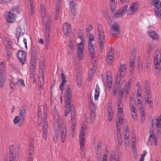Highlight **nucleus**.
Returning <instances> with one entry per match:
<instances>
[{
  "instance_id": "79ce46f5",
  "label": "nucleus",
  "mask_w": 161,
  "mask_h": 161,
  "mask_svg": "<svg viewBox=\"0 0 161 161\" xmlns=\"http://www.w3.org/2000/svg\"><path fill=\"white\" fill-rule=\"evenodd\" d=\"M119 86V85H118V84H114V90L113 91V94L114 96H115L116 95V93H117L118 90Z\"/></svg>"
},
{
  "instance_id": "e2e57ef3",
  "label": "nucleus",
  "mask_w": 161,
  "mask_h": 161,
  "mask_svg": "<svg viewBox=\"0 0 161 161\" xmlns=\"http://www.w3.org/2000/svg\"><path fill=\"white\" fill-rule=\"evenodd\" d=\"M146 103L147 104H149L150 108H152L153 107V101L148 100H147L145 101Z\"/></svg>"
},
{
  "instance_id": "473e14b6",
  "label": "nucleus",
  "mask_w": 161,
  "mask_h": 161,
  "mask_svg": "<svg viewBox=\"0 0 161 161\" xmlns=\"http://www.w3.org/2000/svg\"><path fill=\"white\" fill-rule=\"evenodd\" d=\"M19 111L20 113L19 114V116L20 117H23L24 115L26 113L25 109L23 107H22L20 108Z\"/></svg>"
},
{
  "instance_id": "b1692460",
  "label": "nucleus",
  "mask_w": 161,
  "mask_h": 161,
  "mask_svg": "<svg viewBox=\"0 0 161 161\" xmlns=\"http://www.w3.org/2000/svg\"><path fill=\"white\" fill-rule=\"evenodd\" d=\"M30 6V10L31 14H34V7L33 5V0H28Z\"/></svg>"
},
{
  "instance_id": "37998d69",
  "label": "nucleus",
  "mask_w": 161,
  "mask_h": 161,
  "mask_svg": "<svg viewBox=\"0 0 161 161\" xmlns=\"http://www.w3.org/2000/svg\"><path fill=\"white\" fill-rule=\"evenodd\" d=\"M88 49L89 50V52L90 54V56L91 58L92 59L94 57V48H89V49Z\"/></svg>"
},
{
  "instance_id": "de8ad7c7",
  "label": "nucleus",
  "mask_w": 161,
  "mask_h": 161,
  "mask_svg": "<svg viewBox=\"0 0 161 161\" xmlns=\"http://www.w3.org/2000/svg\"><path fill=\"white\" fill-rule=\"evenodd\" d=\"M129 129L128 128H126L125 130V136L126 139H128L129 138Z\"/></svg>"
},
{
  "instance_id": "a878e982",
  "label": "nucleus",
  "mask_w": 161,
  "mask_h": 161,
  "mask_svg": "<svg viewBox=\"0 0 161 161\" xmlns=\"http://www.w3.org/2000/svg\"><path fill=\"white\" fill-rule=\"evenodd\" d=\"M114 56L112 55H108L107 58V63L108 64L110 65L114 61Z\"/></svg>"
},
{
  "instance_id": "2f4dec72",
  "label": "nucleus",
  "mask_w": 161,
  "mask_h": 161,
  "mask_svg": "<svg viewBox=\"0 0 161 161\" xmlns=\"http://www.w3.org/2000/svg\"><path fill=\"white\" fill-rule=\"evenodd\" d=\"M156 8L154 9V12L155 14L161 19V10L159 9L160 8Z\"/></svg>"
},
{
  "instance_id": "338daca9",
  "label": "nucleus",
  "mask_w": 161,
  "mask_h": 161,
  "mask_svg": "<svg viewBox=\"0 0 161 161\" xmlns=\"http://www.w3.org/2000/svg\"><path fill=\"white\" fill-rule=\"evenodd\" d=\"M132 116L133 118L136 121L137 119L136 112L132 113Z\"/></svg>"
},
{
  "instance_id": "6ab92c4d",
  "label": "nucleus",
  "mask_w": 161,
  "mask_h": 161,
  "mask_svg": "<svg viewBox=\"0 0 161 161\" xmlns=\"http://www.w3.org/2000/svg\"><path fill=\"white\" fill-rule=\"evenodd\" d=\"M14 122L15 124H19V126H20L24 122L23 117H20L19 116H16L14 119Z\"/></svg>"
},
{
  "instance_id": "a211bd4d",
  "label": "nucleus",
  "mask_w": 161,
  "mask_h": 161,
  "mask_svg": "<svg viewBox=\"0 0 161 161\" xmlns=\"http://www.w3.org/2000/svg\"><path fill=\"white\" fill-rule=\"evenodd\" d=\"M24 33V32L23 31H22L21 28L19 26H18L16 28L15 33V36L17 38L18 42L19 41V37L23 36Z\"/></svg>"
},
{
  "instance_id": "5701e85b",
  "label": "nucleus",
  "mask_w": 161,
  "mask_h": 161,
  "mask_svg": "<svg viewBox=\"0 0 161 161\" xmlns=\"http://www.w3.org/2000/svg\"><path fill=\"white\" fill-rule=\"evenodd\" d=\"M14 85L17 86L18 87L19 86H21L22 87L25 86V84L24 83V80L21 79L18 80L17 81L14 83Z\"/></svg>"
},
{
  "instance_id": "13d9d810",
  "label": "nucleus",
  "mask_w": 161,
  "mask_h": 161,
  "mask_svg": "<svg viewBox=\"0 0 161 161\" xmlns=\"http://www.w3.org/2000/svg\"><path fill=\"white\" fill-rule=\"evenodd\" d=\"M51 23V17L50 16H48L47 18V21L45 25H50Z\"/></svg>"
},
{
  "instance_id": "3c124183",
  "label": "nucleus",
  "mask_w": 161,
  "mask_h": 161,
  "mask_svg": "<svg viewBox=\"0 0 161 161\" xmlns=\"http://www.w3.org/2000/svg\"><path fill=\"white\" fill-rule=\"evenodd\" d=\"M89 104L90 108L92 110L95 109V106L93 104V102L92 100L90 102Z\"/></svg>"
},
{
  "instance_id": "2eb2a0df",
  "label": "nucleus",
  "mask_w": 161,
  "mask_h": 161,
  "mask_svg": "<svg viewBox=\"0 0 161 161\" xmlns=\"http://www.w3.org/2000/svg\"><path fill=\"white\" fill-rule=\"evenodd\" d=\"M161 62V60L160 59H158L157 61H155V65L156 66L155 74L156 76H158L160 74V71L159 69L161 68V65L160 66Z\"/></svg>"
},
{
  "instance_id": "72a5a7b5",
  "label": "nucleus",
  "mask_w": 161,
  "mask_h": 161,
  "mask_svg": "<svg viewBox=\"0 0 161 161\" xmlns=\"http://www.w3.org/2000/svg\"><path fill=\"white\" fill-rule=\"evenodd\" d=\"M11 9V11L12 13H13L14 14L16 13L19 14V7L18 6L12 7Z\"/></svg>"
},
{
  "instance_id": "8fccbe9b",
  "label": "nucleus",
  "mask_w": 161,
  "mask_h": 161,
  "mask_svg": "<svg viewBox=\"0 0 161 161\" xmlns=\"http://www.w3.org/2000/svg\"><path fill=\"white\" fill-rule=\"evenodd\" d=\"M99 90L97 89H95V99L96 100L98 98V97H99Z\"/></svg>"
},
{
  "instance_id": "0eeeda50",
  "label": "nucleus",
  "mask_w": 161,
  "mask_h": 161,
  "mask_svg": "<svg viewBox=\"0 0 161 161\" xmlns=\"http://www.w3.org/2000/svg\"><path fill=\"white\" fill-rule=\"evenodd\" d=\"M139 4L137 2H134L130 4L128 10V14L129 15L134 14L138 10Z\"/></svg>"
},
{
  "instance_id": "c9c22d12",
  "label": "nucleus",
  "mask_w": 161,
  "mask_h": 161,
  "mask_svg": "<svg viewBox=\"0 0 161 161\" xmlns=\"http://www.w3.org/2000/svg\"><path fill=\"white\" fill-rule=\"evenodd\" d=\"M55 134L53 136V140L55 143L57 142L58 138L59 131H57V130H55Z\"/></svg>"
},
{
  "instance_id": "09e8293b",
  "label": "nucleus",
  "mask_w": 161,
  "mask_h": 161,
  "mask_svg": "<svg viewBox=\"0 0 161 161\" xmlns=\"http://www.w3.org/2000/svg\"><path fill=\"white\" fill-rule=\"evenodd\" d=\"M89 37V41H88V43L89 42H93L92 41H93L94 40V38L92 35H90V36H88Z\"/></svg>"
},
{
  "instance_id": "052dcab7",
  "label": "nucleus",
  "mask_w": 161,
  "mask_h": 161,
  "mask_svg": "<svg viewBox=\"0 0 161 161\" xmlns=\"http://www.w3.org/2000/svg\"><path fill=\"white\" fill-rule=\"evenodd\" d=\"M135 60V59L130 58V67H131L132 69V67H133L134 64Z\"/></svg>"
},
{
  "instance_id": "603ef678",
  "label": "nucleus",
  "mask_w": 161,
  "mask_h": 161,
  "mask_svg": "<svg viewBox=\"0 0 161 161\" xmlns=\"http://www.w3.org/2000/svg\"><path fill=\"white\" fill-rule=\"evenodd\" d=\"M117 135L118 137V139H120L121 137V135L120 133V127H119V128L117 129Z\"/></svg>"
},
{
  "instance_id": "39448f33",
  "label": "nucleus",
  "mask_w": 161,
  "mask_h": 161,
  "mask_svg": "<svg viewBox=\"0 0 161 161\" xmlns=\"http://www.w3.org/2000/svg\"><path fill=\"white\" fill-rule=\"evenodd\" d=\"M46 108V107H45L43 110V114H44V122L43 125L42 127L43 130V136L45 140H46L47 137V127L48 124L47 120V117L46 115L47 114Z\"/></svg>"
},
{
  "instance_id": "ea45409f",
  "label": "nucleus",
  "mask_w": 161,
  "mask_h": 161,
  "mask_svg": "<svg viewBox=\"0 0 161 161\" xmlns=\"http://www.w3.org/2000/svg\"><path fill=\"white\" fill-rule=\"evenodd\" d=\"M66 82V79L65 80H62V81L61 83L60 84L59 86V88L60 89V91L61 92H63V90L64 89V88H63Z\"/></svg>"
},
{
  "instance_id": "9d476101",
  "label": "nucleus",
  "mask_w": 161,
  "mask_h": 161,
  "mask_svg": "<svg viewBox=\"0 0 161 161\" xmlns=\"http://www.w3.org/2000/svg\"><path fill=\"white\" fill-rule=\"evenodd\" d=\"M63 31L65 36L68 37L69 36L70 34L71 30L70 26L68 23H66L64 24Z\"/></svg>"
},
{
  "instance_id": "bb28decb",
  "label": "nucleus",
  "mask_w": 161,
  "mask_h": 161,
  "mask_svg": "<svg viewBox=\"0 0 161 161\" xmlns=\"http://www.w3.org/2000/svg\"><path fill=\"white\" fill-rule=\"evenodd\" d=\"M95 69L90 68L89 71L88 77L89 79V81L90 80L92 77L94 73L95 72Z\"/></svg>"
},
{
  "instance_id": "f8f14e48",
  "label": "nucleus",
  "mask_w": 161,
  "mask_h": 161,
  "mask_svg": "<svg viewBox=\"0 0 161 161\" xmlns=\"http://www.w3.org/2000/svg\"><path fill=\"white\" fill-rule=\"evenodd\" d=\"M84 42H80V43H78L77 45L78 48H77L78 53L79 54V59H82L83 56V48L84 47Z\"/></svg>"
},
{
  "instance_id": "20e7f679",
  "label": "nucleus",
  "mask_w": 161,
  "mask_h": 161,
  "mask_svg": "<svg viewBox=\"0 0 161 161\" xmlns=\"http://www.w3.org/2000/svg\"><path fill=\"white\" fill-rule=\"evenodd\" d=\"M97 30L98 33V40L99 42V46L101 52H102L105 43V37L104 31L102 25L99 24L97 27Z\"/></svg>"
},
{
  "instance_id": "e433bc0d",
  "label": "nucleus",
  "mask_w": 161,
  "mask_h": 161,
  "mask_svg": "<svg viewBox=\"0 0 161 161\" xmlns=\"http://www.w3.org/2000/svg\"><path fill=\"white\" fill-rule=\"evenodd\" d=\"M151 59L149 57H148L146 59V66L147 69H148L150 66Z\"/></svg>"
},
{
  "instance_id": "69168bd1",
  "label": "nucleus",
  "mask_w": 161,
  "mask_h": 161,
  "mask_svg": "<svg viewBox=\"0 0 161 161\" xmlns=\"http://www.w3.org/2000/svg\"><path fill=\"white\" fill-rule=\"evenodd\" d=\"M11 0H0V2L1 4H5L9 3Z\"/></svg>"
},
{
  "instance_id": "dca6fc26",
  "label": "nucleus",
  "mask_w": 161,
  "mask_h": 161,
  "mask_svg": "<svg viewBox=\"0 0 161 161\" xmlns=\"http://www.w3.org/2000/svg\"><path fill=\"white\" fill-rule=\"evenodd\" d=\"M50 32L51 29H48L45 30V42L46 46L48 45L50 42Z\"/></svg>"
},
{
  "instance_id": "393cba45",
  "label": "nucleus",
  "mask_w": 161,
  "mask_h": 161,
  "mask_svg": "<svg viewBox=\"0 0 161 161\" xmlns=\"http://www.w3.org/2000/svg\"><path fill=\"white\" fill-rule=\"evenodd\" d=\"M69 4L71 10L73 12V14L74 15H75L76 14V13L75 12L76 10L75 8V4L74 2L71 1L69 2Z\"/></svg>"
},
{
  "instance_id": "f03ea898",
  "label": "nucleus",
  "mask_w": 161,
  "mask_h": 161,
  "mask_svg": "<svg viewBox=\"0 0 161 161\" xmlns=\"http://www.w3.org/2000/svg\"><path fill=\"white\" fill-rule=\"evenodd\" d=\"M59 117L58 115L54 114V119L55 122L54 124V125L55 126H59V130L60 133V139L61 141L63 143H64L66 138L67 133L66 129L65 127V125L64 122L62 121L61 124L58 123Z\"/></svg>"
},
{
  "instance_id": "774afa93",
  "label": "nucleus",
  "mask_w": 161,
  "mask_h": 161,
  "mask_svg": "<svg viewBox=\"0 0 161 161\" xmlns=\"http://www.w3.org/2000/svg\"><path fill=\"white\" fill-rule=\"evenodd\" d=\"M33 156V153H29V155L28 156V161H31L32 160V157Z\"/></svg>"
},
{
  "instance_id": "423d86ee",
  "label": "nucleus",
  "mask_w": 161,
  "mask_h": 161,
  "mask_svg": "<svg viewBox=\"0 0 161 161\" xmlns=\"http://www.w3.org/2000/svg\"><path fill=\"white\" fill-rule=\"evenodd\" d=\"M119 25L116 23L112 25L110 29V34L113 36L118 37L120 34Z\"/></svg>"
},
{
  "instance_id": "a18cd8bd",
  "label": "nucleus",
  "mask_w": 161,
  "mask_h": 161,
  "mask_svg": "<svg viewBox=\"0 0 161 161\" xmlns=\"http://www.w3.org/2000/svg\"><path fill=\"white\" fill-rule=\"evenodd\" d=\"M80 149L81 151H83L85 147V141L81 140L80 142Z\"/></svg>"
},
{
  "instance_id": "0e129e2a",
  "label": "nucleus",
  "mask_w": 161,
  "mask_h": 161,
  "mask_svg": "<svg viewBox=\"0 0 161 161\" xmlns=\"http://www.w3.org/2000/svg\"><path fill=\"white\" fill-rule=\"evenodd\" d=\"M84 137L85 135L84 133H80L79 136L80 141H81V140L85 141L84 139Z\"/></svg>"
},
{
  "instance_id": "c03bdc74",
  "label": "nucleus",
  "mask_w": 161,
  "mask_h": 161,
  "mask_svg": "<svg viewBox=\"0 0 161 161\" xmlns=\"http://www.w3.org/2000/svg\"><path fill=\"white\" fill-rule=\"evenodd\" d=\"M116 156L114 152H111V156L110 159V161H115L117 160Z\"/></svg>"
},
{
  "instance_id": "680f3d73",
  "label": "nucleus",
  "mask_w": 161,
  "mask_h": 161,
  "mask_svg": "<svg viewBox=\"0 0 161 161\" xmlns=\"http://www.w3.org/2000/svg\"><path fill=\"white\" fill-rule=\"evenodd\" d=\"M4 62L2 61L1 62L0 65V71H2L3 72H4Z\"/></svg>"
},
{
  "instance_id": "4be33fe9",
  "label": "nucleus",
  "mask_w": 161,
  "mask_h": 161,
  "mask_svg": "<svg viewBox=\"0 0 161 161\" xmlns=\"http://www.w3.org/2000/svg\"><path fill=\"white\" fill-rule=\"evenodd\" d=\"M106 80L107 86L109 88V90H110L111 87L112 82V79L111 75H107L106 76Z\"/></svg>"
},
{
  "instance_id": "4468645a",
  "label": "nucleus",
  "mask_w": 161,
  "mask_h": 161,
  "mask_svg": "<svg viewBox=\"0 0 161 161\" xmlns=\"http://www.w3.org/2000/svg\"><path fill=\"white\" fill-rule=\"evenodd\" d=\"M15 16L14 14H12V13L9 12L6 15V20L9 22H14L15 20Z\"/></svg>"
},
{
  "instance_id": "864d4df0",
  "label": "nucleus",
  "mask_w": 161,
  "mask_h": 161,
  "mask_svg": "<svg viewBox=\"0 0 161 161\" xmlns=\"http://www.w3.org/2000/svg\"><path fill=\"white\" fill-rule=\"evenodd\" d=\"M115 80L116 82L115 84H118V85H119L120 82L121 80L120 77H119V75H117L116 76Z\"/></svg>"
},
{
  "instance_id": "a19ab883",
  "label": "nucleus",
  "mask_w": 161,
  "mask_h": 161,
  "mask_svg": "<svg viewBox=\"0 0 161 161\" xmlns=\"http://www.w3.org/2000/svg\"><path fill=\"white\" fill-rule=\"evenodd\" d=\"M33 142H31L29 147V153H34V147L33 146Z\"/></svg>"
},
{
  "instance_id": "5fc2aeb1",
  "label": "nucleus",
  "mask_w": 161,
  "mask_h": 161,
  "mask_svg": "<svg viewBox=\"0 0 161 161\" xmlns=\"http://www.w3.org/2000/svg\"><path fill=\"white\" fill-rule=\"evenodd\" d=\"M124 91V89L123 88H120L119 91V97H120V98H122Z\"/></svg>"
},
{
  "instance_id": "cd10ccee",
  "label": "nucleus",
  "mask_w": 161,
  "mask_h": 161,
  "mask_svg": "<svg viewBox=\"0 0 161 161\" xmlns=\"http://www.w3.org/2000/svg\"><path fill=\"white\" fill-rule=\"evenodd\" d=\"M39 89H41V88H42L43 86L44 83V80L43 76L42 75H40V76L39 78Z\"/></svg>"
},
{
  "instance_id": "f704fd0d",
  "label": "nucleus",
  "mask_w": 161,
  "mask_h": 161,
  "mask_svg": "<svg viewBox=\"0 0 161 161\" xmlns=\"http://www.w3.org/2000/svg\"><path fill=\"white\" fill-rule=\"evenodd\" d=\"M154 5L155 7L160 8L161 7V3L159 0H153Z\"/></svg>"
},
{
  "instance_id": "f3484780",
  "label": "nucleus",
  "mask_w": 161,
  "mask_h": 161,
  "mask_svg": "<svg viewBox=\"0 0 161 161\" xmlns=\"http://www.w3.org/2000/svg\"><path fill=\"white\" fill-rule=\"evenodd\" d=\"M112 108L111 106H108V107L107 110L108 114V120L109 121L112 120L113 117L114 111Z\"/></svg>"
},
{
  "instance_id": "6e6d98bb",
  "label": "nucleus",
  "mask_w": 161,
  "mask_h": 161,
  "mask_svg": "<svg viewBox=\"0 0 161 161\" xmlns=\"http://www.w3.org/2000/svg\"><path fill=\"white\" fill-rule=\"evenodd\" d=\"M154 45H153V44H150L148 47V50L149 52H151L153 49L154 47Z\"/></svg>"
},
{
  "instance_id": "6e6552de",
  "label": "nucleus",
  "mask_w": 161,
  "mask_h": 161,
  "mask_svg": "<svg viewBox=\"0 0 161 161\" xmlns=\"http://www.w3.org/2000/svg\"><path fill=\"white\" fill-rule=\"evenodd\" d=\"M127 7L128 6L125 5L122 7L114 14V17L115 18L122 17L127 12Z\"/></svg>"
},
{
  "instance_id": "bf43d9fd",
  "label": "nucleus",
  "mask_w": 161,
  "mask_h": 161,
  "mask_svg": "<svg viewBox=\"0 0 161 161\" xmlns=\"http://www.w3.org/2000/svg\"><path fill=\"white\" fill-rule=\"evenodd\" d=\"M141 122L142 123H143L144 121V120L145 119V113H141Z\"/></svg>"
},
{
  "instance_id": "aec40b11",
  "label": "nucleus",
  "mask_w": 161,
  "mask_h": 161,
  "mask_svg": "<svg viewBox=\"0 0 161 161\" xmlns=\"http://www.w3.org/2000/svg\"><path fill=\"white\" fill-rule=\"evenodd\" d=\"M126 72V65H121L119 69L120 76L121 77L124 76L125 75Z\"/></svg>"
},
{
  "instance_id": "49530a36",
  "label": "nucleus",
  "mask_w": 161,
  "mask_h": 161,
  "mask_svg": "<svg viewBox=\"0 0 161 161\" xmlns=\"http://www.w3.org/2000/svg\"><path fill=\"white\" fill-rule=\"evenodd\" d=\"M5 78H0V88H2L4 84Z\"/></svg>"
},
{
  "instance_id": "7c9ffc66",
  "label": "nucleus",
  "mask_w": 161,
  "mask_h": 161,
  "mask_svg": "<svg viewBox=\"0 0 161 161\" xmlns=\"http://www.w3.org/2000/svg\"><path fill=\"white\" fill-rule=\"evenodd\" d=\"M149 35L154 39H157L158 37V35H157L153 31H150L148 32Z\"/></svg>"
},
{
  "instance_id": "ddd939ff",
  "label": "nucleus",
  "mask_w": 161,
  "mask_h": 161,
  "mask_svg": "<svg viewBox=\"0 0 161 161\" xmlns=\"http://www.w3.org/2000/svg\"><path fill=\"white\" fill-rule=\"evenodd\" d=\"M62 0H57L56 3V10L55 11V19L57 20L59 16L61 8V3Z\"/></svg>"
},
{
  "instance_id": "4c0bfd02",
  "label": "nucleus",
  "mask_w": 161,
  "mask_h": 161,
  "mask_svg": "<svg viewBox=\"0 0 161 161\" xmlns=\"http://www.w3.org/2000/svg\"><path fill=\"white\" fill-rule=\"evenodd\" d=\"M76 81L78 85V87H80L81 85V82L82 81V79L80 76L76 75Z\"/></svg>"
},
{
  "instance_id": "1a4fd4ad",
  "label": "nucleus",
  "mask_w": 161,
  "mask_h": 161,
  "mask_svg": "<svg viewBox=\"0 0 161 161\" xmlns=\"http://www.w3.org/2000/svg\"><path fill=\"white\" fill-rule=\"evenodd\" d=\"M45 105H44L43 106V111H42L41 110V108H40V107H39L38 108V120H37V122L38 124H39V123H40L41 122V120L42 119V118H44V114H43V110L44 109V108L45 107H46V110H47V108L46 106V104H45ZM47 111V110H46ZM47 114L46 115V116L47 117ZM44 120V119H43ZM41 124H39V125H40Z\"/></svg>"
},
{
  "instance_id": "c756f323",
  "label": "nucleus",
  "mask_w": 161,
  "mask_h": 161,
  "mask_svg": "<svg viewBox=\"0 0 161 161\" xmlns=\"http://www.w3.org/2000/svg\"><path fill=\"white\" fill-rule=\"evenodd\" d=\"M110 5L112 11H115L116 10V4L115 0H110Z\"/></svg>"
},
{
  "instance_id": "c85d7f7f",
  "label": "nucleus",
  "mask_w": 161,
  "mask_h": 161,
  "mask_svg": "<svg viewBox=\"0 0 161 161\" xmlns=\"http://www.w3.org/2000/svg\"><path fill=\"white\" fill-rule=\"evenodd\" d=\"M11 47L8 46H6V53L7 54V60H8L10 57V56L11 55V50L10 47Z\"/></svg>"
},
{
  "instance_id": "4d7b16f0",
  "label": "nucleus",
  "mask_w": 161,
  "mask_h": 161,
  "mask_svg": "<svg viewBox=\"0 0 161 161\" xmlns=\"http://www.w3.org/2000/svg\"><path fill=\"white\" fill-rule=\"evenodd\" d=\"M136 50H133L131 53V58L135 59L136 56Z\"/></svg>"
},
{
  "instance_id": "58836bf2",
  "label": "nucleus",
  "mask_w": 161,
  "mask_h": 161,
  "mask_svg": "<svg viewBox=\"0 0 161 161\" xmlns=\"http://www.w3.org/2000/svg\"><path fill=\"white\" fill-rule=\"evenodd\" d=\"M122 113H118V120H119V124H121L123 123V119L122 117Z\"/></svg>"
},
{
  "instance_id": "9b49d317",
  "label": "nucleus",
  "mask_w": 161,
  "mask_h": 161,
  "mask_svg": "<svg viewBox=\"0 0 161 161\" xmlns=\"http://www.w3.org/2000/svg\"><path fill=\"white\" fill-rule=\"evenodd\" d=\"M17 57L21 64H24L25 60L26 55L25 52L19 50L17 53Z\"/></svg>"
},
{
  "instance_id": "7ed1b4c3",
  "label": "nucleus",
  "mask_w": 161,
  "mask_h": 161,
  "mask_svg": "<svg viewBox=\"0 0 161 161\" xmlns=\"http://www.w3.org/2000/svg\"><path fill=\"white\" fill-rule=\"evenodd\" d=\"M31 63L30 72L33 74L35 70L36 63L37 60V52L36 48L33 47L31 49Z\"/></svg>"
},
{
  "instance_id": "f257e3e1",
  "label": "nucleus",
  "mask_w": 161,
  "mask_h": 161,
  "mask_svg": "<svg viewBox=\"0 0 161 161\" xmlns=\"http://www.w3.org/2000/svg\"><path fill=\"white\" fill-rule=\"evenodd\" d=\"M72 90L70 87L67 89L65 91V95L66 98V107L64 112V115L67 117V114L71 111V121L72 123L71 126V132L72 134H74V130L76 124V112L73 105H71V100L72 97Z\"/></svg>"
},
{
  "instance_id": "412c9836",
  "label": "nucleus",
  "mask_w": 161,
  "mask_h": 161,
  "mask_svg": "<svg viewBox=\"0 0 161 161\" xmlns=\"http://www.w3.org/2000/svg\"><path fill=\"white\" fill-rule=\"evenodd\" d=\"M41 15L42 18L43 19L46 16V12L45 8L43 4H41L40 7Z\"/></svg>"
}]
</instances>
